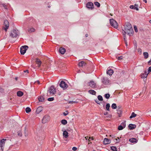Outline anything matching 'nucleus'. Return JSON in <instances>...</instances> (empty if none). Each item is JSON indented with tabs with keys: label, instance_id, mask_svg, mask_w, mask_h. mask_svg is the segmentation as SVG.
Instances as JSON below:
<instances>
[{
	"label": "nucleus",
	"instance_id": "50",
	"mask_svg": "<svg viewBox=\"0 0 151 151\" xmlns=\"http://www.w3.org/2000/svg\"><path fill=\"white\" fill-rule=\"evenodd\" d=\"M72 150L74 151H76L77 150V148L76 147H73L72 149Z\"/></svg>",
	"mask_w": 151,
	"mask_h": 151
},
{
	"label": "nucleus",
	"instance_id": "4",
	"mask_svg": "<svg viewBox=\"0 0 151 151\" xmlns=\"http://www.w3.org/2000/svg\"><path fill=\"white\" fill-rule=\"evenodd\" d=\"M28 48L27 45H24L22 46L20 48V52L21 55H23L26 52V50Z\"/></svg>",
	"mask_w": 151,
	"mask_h": 151
},
{
	"label": "nucleus",
	"instance_id": "3",
	"mask_svg": "<svg viewBox=\"0 0 151 151\" xmlns=\"http://www.w3.org/2000/svg\"><path fill=\"white\" fill-rule=\"evenodd\" d=\"M56 89L54 86H52L50 87L47 91V94L49 93L52 95L55 94L56 93Z\"/></svg>",
	"mask_w": 151,
	"mask_h": 151
},
{
	"label": "nucleus",
	"instance_id": "34",
	"mask_svg": "<svg viewBox=\"0 0 151 151\" xmlns=\"http://www.w3.org/2000/svg\"><path fill=\"white\" fill-rule=\"evenodd\" d=\"M117 107L116 105V104L113 103L111 105V108L114 109H115Z\"/></svg>",
	"mask_w": 151,
	"mask_h": 151
},
{
	"label": "nucleus",
	"instance_id": "30",
	"mask_svg": "<svg viewBox=\"0 0 151 151\" xmlns=\"http://www.w3.org/2000/svg\"><path fill=\"white\" fill-rule=\"evenodd\" d=\"M143 54L145 58H147L148 57V53L147 52H144Z\"/></svg>",
	"mask_w": 151,
	"mask_h": 151
},
{
	"label": "nucleus",
	"instance_id": "60",
	"mask_svg": "<svg viewBox=\"0 0 151 151\" xmlns=\"http://www.w3.org/2000/svg\"><path fill=\"white\" fill-rule=\"evenodd\" d=\"M88 36V35L87 34H86L85 35V36L86 37H87Z\"/></svg>",
	"mask_w": 151,
	"mask_h": 151
},
{
	"label": "nucleus",
	"instance_id": "26",
	"mask_svg": "<svg viewBox=\"0 0 151 151\" xmlns=\"http://www.w3.org/2000/svg\"><path fill=\"white\" fill-rule=\"evenodd\" d=\"M44 98L43 96H40L38 97V100L40 102H43L44 101Z\"/></svg>",
	"mask_w": 151,
	"mask_h": 151
},
{
	"label": "nucleus",
	"instance_id": "49",
	"mask_svg": "<svg viewBox=\"0 0 151 151\" xmlns=\"http://www.w3.org/2000/svg\"><path fill=\"white\" fill-rule=\"evenodd\" d=\"M95 102L98 104H100V103L97 99L95 100Z\"/></svg>",
	"mask_w": 151,
	"mask_h": 151
},
{
	"label": "nucleus",
	"instance_id": "21",
	"mask_svg": "<svg viewBox=\"0 0 151 151\" xmlns=\"http://www.w3.org/2000/svg\"><path fill=\"white\" fill-rule=\"evenodd\" d=\"M35 62L38 65V66L40 67L41 63V62L40 60L38 58H36Z\"/></svg>",
	"mask_w": 151,
	"mask_h": 151
},
{
	"label": "nucleus",
	"instance_id": "15",
	"mask_svg": "<svg viewBox=\"0 0 151 151\" xmlns=\"http://www.w3.org/2000/svg\"><path fill=\"white\" fill-rule=\"evenodd\" d=\"M104 144L105 145H107L111 143V140L108 138H105L103 141Z\"/></svg>",
	"mask_w": 151,
	"mask_h": 151
},
{
	"label": "nucleus",
	"instance_id": "29",
	"mask_svg": "<svg viewBox=\"0 0 151 151\" xmlns=\"http://www.w3.org/2000/svg\"><path fill=\"white\" fill-rule=\"evenodd\" d=\"M61 123L65 125L67 123V122L66 120L63 119L61 120Z\"/></svg>",
	"mask_w": 151,
	"mask_h": 151
},
{
	"label": "nucleus",
	"instance_id": "48",
	"mask_svg": "<svg viewBox=\"0 0 151 151\" xmlns=\"http://www.w3.org/2000/svg\"><path fill=\"white\" fill-rule=\"evenodd\" d=\"M118 139L116 138L115 139L116 140V143H118L120 142V139L118 137H117Z\"/></svg>",
	"mask_w": 151,
	"mask_h": 151
},
{
	"label": "nucleus",
	"instance_id": "28",
	"mask_svg": "<svg viewBox=\"0 0 151 151\" xmlns=\"http://www.w3.org/2000/svg\"><path fill=\"white\" fill-rule=\"evenodd\" d=\"M137 116V114H136L134 112H133L132 113L131 115L129 117L130 119H132L133 118Z\"/></svg>",
	"mask_w": 151,
	"mask_h": 151
},
{
	"label": "nucleus",
	"instance_id": "22",
	"mask_svg": "<svg viewBox=\"0 0 151 151\" xmlns=\"http://www.w3.org/2000/svg\"><path fill=\"white\" fill-rule=\"evenodd\" d=\"M132 143H136L137 142V140L136 138H132L129 139V140Z\"/></svg>",
	"mask_w": 151,
	"mask_h": 151
},
{
	"label": "nucleus",
	"instance_id": "36",
	"mask_svg": "<svg viewBox=\"0 0 151 151\" xmlns=\"http://www.w3.org/2000/svg\"><path fill=\"white\" fill-rule=\"evenodd\" d=\"M126 121H124V122H122L121 124V125L122 126V127H123L124 128H125L126 126Z\"/></svg>",
	"mask_w": 151,
	"mask_h": 151
},
{
	"label": "nucleus",
	"instance_id": "54",
	"mask_svg": "<svg viewBox=\"0 0 151 151\" xmlns=\"http://www.w3.org/2000/svg\"><path fill=\"white\" fill-rule=\"evenodd\" d=\"M75 101H69V104H73V103H75Z\"/></svg>",
	"mask_w": 151,
	"mask_h": 151
},
{
	"label": "nucleus",
	"instance_id": "56",
	"mask_svg": "<svg viewBox=\"0 0 151 151\" xmlns=\"http://www.w3.org/2000/svg\"><path fill=\"white\" fill-rule=\"evenodd\" d=\"M24 73H29V70H24Z\"/></svg>",
	"mask_w": 151,
	"mask_h": 151
},
{
	"label": "nucleus",
	"instance_id": "44",
	"mask_svg": "<svg viewBox=\"0 0 151 151\" xmlns=\"http://www.w3.org/2000/svg\"><path fill=\"white\" fill-rule=\"evenodd\" d=\"M66 112H63V114L64 116H66L68 114V111L67 110L65 111Z\"/></svg>",
	"mask_w": 151,
	"mask_h": 151
},
{
	"label": "nucleus",
	"instance_id": "2",
	"mask_svg": "<svg viewBox=\"0 0 151 151\" xmlns=\"http://www.w3.org/2000/svg\"><path fill=\"white\" fill-rule=\"evenodd\" d=\"M110 23L111 25L115 28H117L118 26V24L117 22L113 19H110Z\"/></svg>",
	"mask_w": 151,
	"mask_h": 151
},
{
	"label": "nucleus",
	"instance_id": "13",
	"mask_svg": "<svg viewBox=\"0 0 151 151\" xmlns=\"http://www.w3.org/2000/svg\"><path fill=\"white\" fill-rule=\"evenodd\" d=\"M149 73L146 71H145L144 73H142L141 74V78H147Z\"/></svg>",
	"mask_w": 151,
	"mask_h": 151
},
{
	"label": "nucleus",
	"instance_id": "61",
	"mask_svg": "<svg viewBox=\"0 0 151 151\" xmlns=\"http://www.w3.org/2000/svg\"><path fill=\"white\" fill-rule=\"evenodd\" d=\"M41 53H39V52L37 54L38 55H42V54H41Z\"/></svg>",
	"mask_w": 151,
	"mask_h": 151
},
{
	"label": "nucleus",
	"instance_id": "17",
	"mask_svg": "<svg viewBox=\"0 0 151 151\" xmlns=\"http://www.w3.org/2000/svg\"><path fill=\"white\" fill-rule=\"evenodd\" d=\"M114 71L113 70L110 69L106 71V73L108 74L109 76H111L114 73Z\"/></svg>",
	"mask_w": 151,
	"mask_h": 151
},
{
	"label": "nucleus",
	"instance_id": "14",
	"mask_svg": "<svg viewBox=\"0 0 151 151\" xmlns=\"http://www.w3.org/2000/svg\"><path fill=\"white\" fill-rule=\"evenodd\" d=\"M138 5L137 4H135L134 5H130L129 6V8L132 9H135L136 10H138L139 9L138 8Z\"/></svg>",
	"mask_w": 151,
	"mask_h": 151
},
{
	"label": "nucleus",
	"instance_id": "63",
	"mask_svg": "<svg viewBox=\"0 0 151 151\" xmlns=\"http://www.w3.org/2000/svg\"><path fill=\"white\" fill-rule=\"evenodd\" d=\"M0 90H1V91H3V89H1Z\"/></svg>",
	"mask_w": 151,
	"mask_h": 151
},
{
	"label": "nucleus",
	"instance_id": "39",
	"mask_svg": "<svg viewBox=\"0 0 151 151\" xmlns=\"http://www.w3.org/2000/svg\"><path fill=\"white\" fill-rule=\"evenodd\" d=\"M104 96L106 99H108L110 97V95L109 93H106L104 95Z\"/></svg>",
	"mask_w": 151,
	"mask_h": 151
},
{
	"label": "nucleus",
	"instance_id": "7",
	"mask_svg": "<svg viewBox=\"0 0 151 151\" xmlns=\"http://www.w3.org/2000/svg\"><path fill=\"white\" fill-rule=\"evenodd\" d=\"M59 85L63 90L66 89L68 87V85L63 81H61Z\"/></svg>",
	"mask_w": 151,
	"mask_h": 151
},
{
	"label": "nucleus",
	"instance_id": "27",
	"mask_svg": "<svg viewBox=\"0 0 151 151\" xmlns=\"http://www.w3.org/2000/svg\"><path fill=\"white\" fill-rule=\"evenodd\" d=\"M35 139L37 141H41L42 139V138L40 137L39 136L37 135L35 137Z\"/></svg>",
	"mask_w": 151,
	"mask_h": 151
},
{
	"label": "nucleus",
	"instance_id": "57",
	"mask_svg": "<svg viewBox=\"0 0 151 151\" xmlns=\"http://www.w3.org/2000/svg\"><path fill=\"white\" fill-rule=\"evenodd\" d=\"M108 114V113L107 112H106L104 113V114L105 115H106Z\"/></svg>",
	"mask_w": 151,
	"mask_h": 151
},
{
	"label": "nucleus",
	"instance_id": "12",
	"mask_svg": "<svg viewBox=\"0 0 151 151\" xmlns=\"http://www.w3.org/2000/svg\"><path fill=\"white\" fill-rule=\"evenodd\" d=\"M86 6L87 8L92 9L93 8L94 5L91 2H88L86 4Z\"/></svg>",
	"mask_w": 151,
	"mask_h": 151
},
{
	"label": "nucleus",
	"instance_id": "8",
	"mask_svg": "<svg viewBox=\"0 0 151 151\" xmlns=\"http://www.w3.org/2000/svg\"><path fill=\"white\" fill-rule=\"evenodd\" d=\"M88 86L92 88H95L96 87V83L93 81H91L88 82Z\"/></svg>",
	"mask_w": 151,
	"mask_h": 151
},
{
	"label": "nucleus",
	"instance_id": "58",
	"mask_svg": "<svg viewBox=\"0 0 151 151\" xmlns=\"http://www.w3.org/2000/svg\"><path fill=\"white\" fill-rule=\"evenodd\" d=\"M125 44H126V46H127L128 45H127V41H125Z\"/></svg>",
	"mask_w": 151,
	"mask_h": 151
},
{
	"label": "nucleus",
	"instance_id": "6",
	"mask_svg": "<svg viewBox=\"0 0 151 151\" xmlns=\"http://www.w3.org/2000/svg\"><path fill=\"white\" fill-rule=\"evenodd\" d=\"M5 140L6 139H3L0 141V151H3Z\"/></svg>",
	"mask_w": 151,
	"mask_h": 151
},
{
	"label": "nucleus",
	"instance_id": "62",
	"mask_svg": "<svg viewBox=\"0 0 151 151\" xmlns=\"http://www.w3.org/2000/svg\"><path fill=\"white\" fill-rule=\"evenodd\" d=\"M88 137H85V138L86 139V140H87L88 139Z\"/></svg>",
	"mask_w": 151,
	"mask_h": 151
},
{
	"label": "nucleus",
	"instance_id": "35",
	"mask_svg": "<svg viewBox=\"0 0 151 151\" xmlns=\"http://www.w3.org/2000/svg\"><path fill=\"white\" fill-rule=\"evenodd\" d=\"M117 114H118L119 115V117H120V115L121 114H122V111H121L119 109H117Z\"/></svg>",
	"mask_w": 151,
	"mask_h": 151
},
{
	"label": "nucleus",
	"instance_id": "33",
	"mask_svg": "<svg viewBox=\"0 0 151 151\" xmlns=\"http://www.w3.org/2000/svg\"><path fill=\"white\" fill-rule=\"evenodd\" d=\"M35 29L33 28H32L29 29L28 30V32H30L31 33L33 32H34L35 31Z\"/></svg>",
	"mask_w": 151,
	"mask_h": 151
},
{
	"label": "nucleus",
	"instance_id": "41",
	"mask_svg": "<svg viewBox=\"0 0 151 151\" xmlns=\"http://www.w3.org/2000/svg\"><path fill=\"white\" fill-rule=\"evenodd\" d=\"M124 128L121 125L119 126L118 128V129L119 130H122Z\"/></svg>",
	"mask_w": 151,
	"mask_h": 151
},
{
	"label": "nucleus",
	"instance_id": "38",
	"mask_svg": "<svg viewBox=\"0 0 151 151\" xmlns=\"http://www.w3.org/2000/svg\"><path fill=\"white\" fill-rule=\"evenodd\" d=\"M97 98L98 100L100 101H102L103 100V98L101 95L98 96Z\"/></svg>",
	"mask_w": 151,
	"mask_h": 151
},
{
	"label": "nucleus",
	"instance_id": "45",
	"mask_svg": "<svg viewBox=\"0 0 151 151\" xmlns=\"http://www.w3.org/2000/svg\"><path fill=\"white\" fill-rule=\"evenodd\" d=\"M123 56H121L119 57H118V58H117V59L119 60H121L123 59Z\"/></svg>",
	"mask_w": 151,
	"mask_h": 151
},
{
	"label": "nucleus",
	"instance_id": "20",
	"mask_svg": "<svg viewBox=\"0 0 151 151\" xmlns=\"http://www.w3.org/2000/svg\"><path fill=\"white\" fill-rule=\"evenodd\" d=\"M68 132L66 131L65 130L63 131V136L65 138H67L68 136Z\"/></svg>",
	"mask_w": 151,
	"mask_h": 151
},
{
	"label": "nucleus",
	"instance_id": "53",
	"mask_svg": "<svg viewBox=\"0 0 151 151\" xmlns=\"http://www.w3.org/2000/svg\"><path fill=\"white\" fill-rule=\"evenodd\" d=\"M138 51L139 52H142V50L140 48H138Z\"/></svg>",
	"mask_w": 151,
	"mask_h": 151
},
{
	"label": "nucleus",
	"instance_id": "25",
	"mask_svg": "<svg viewBox=\"0 0 151 151\" xmlns=\"http://www.w3.org/2000/svg\"><path fill=\"white\" fill-rule=\"evenodd\" d=\"M23 95V93L22 91H19L17 93V95L18 96H22Z\"/></svg>",
	"mask_w": 151,
	"mask_h": 151
},
{
	"label": "nucleus",
	"instance_id": "32",
	"mask_svg": "<svg viewBox=\"0 0 151 151\" xmlns=\"http://www.w3.org/2000/svg\"><path fill=\"white\" fill-rule=\"evenodd\" d=\"M110 107V105L109 104L107 103L106 105V109L107 111H109V108Z\"/></svg>",
	"mask_w": 151,
	"mask_h": 151
},
{
	"label": "nucleus",
	"instance_id": "46",
	"mask_svg": "<svg viewBox=\"0 0 151 151\" xmlns=\"http://www.w3.org/2000/svg\"><path fill=\"white\" fill-rule=\"evenodd\" d=\"M1 6H2L3 7H4L5 9H7V7H6V5L5 4H2L1 5Z\"/></svg>",
	"mask_w": 151,
	"mask_h": 151
},
{
	"label": "nucleus",
	"instance_id": "64",
	"mask_svg": "<svg viewBox=\"0 0 151 151\" xmlns=\"http://www.w3.org/2000/svg\"><path fill=\"white\" fill-rule=\"evenodd\" d=\"M149 22L151 24V20Z\"/></svg>",
	"mask_w": 151,
	"mask_h": 151
},
{
	"label": "nucleus",
	"instance_id": "10",
	"mask_svg": "<svg viewBox=\"0 0 151 151\" xmlns=\"http://www.w3.org/2000/svg\"><path fill=\"white\" fill-rule=\"evenodd\" d=\"M4 24L5 27L4 29L6 31L7 29H8L9 26V23L8 21L6 20H4Z\"/></svg>",
	"mask_w": 151,
	"mask_h": 151
},
{
	"label": "nucleus",
	"instance_id": "16",
	"mask_svg": "<svg viewBox=\"0 0 151 151\" xmlns=\"http://www.w3.org/2000/svg\"><path fill=\"white\" fill-rule=\"evenodd\" d=\"M59 52L62 54H64L66 52L65 49L63 47H60L59 49Z\"/></svg>",
	"mask_w": 151,
	"mask_h": 151
},
{
	"label": "nucleus",
	"instance_id": "5",
	"mask_svg": "<svg viewBox=\"0 0 151 151\" xmlns=\"http://www.w3.org/2000/svg\"><path fill=\"white\" fill-rule=\"evenodd\" d=\"M18 32L17 30L14 29L11 32L10 36L12 37H16L18 35Z\"/></svg>",
	"mask_w": 151,
	"mask_h": 151
},
{
	"label": "nucleus",
	"instance_id": "37",
	"mask_svg": "<svg viewBox=\"0 0 151 151\" xmlns=\"http://www.w3.org/2000/svg\"><path fill=\"white\" fill-rule=\"evenodd\" d=\"M111 149L113 151H117L116 148L115 147H111Z\"/></svg>",
	"mask_w": 151,
	"mask_h": 151
},
{
	"label": "nucleus",
	"instance_id": "51",
	"mask_svg": "<svg viewBox=\"0 0 151 151\" xmlns=\"http://www.w3.org/2000/svg\"><path fill=\"white\" fill-rule=\"evenodd\" d=\"M148 73H149V72H151V66L148 69Z\"/></svg>",
	"mask_w": 151,
	"mask_h": 151
},
{
	"label": "nucleus",
	"instance_id": "42",
	"mask_svg": "<svg viewBox=\"0 0 151 151\" xmlns=\"http://www.w3.org/2000/svg\"><path fill=\"white\" fill-rule=\"evenodd\" d=\"M122 33H123V35H124V42L126 41H127V40H126V36L125 35V34H125V33H124L123 32H122Z\"/></svg>",
	"mask_w": 151,
	"mask_h": 151
},
{
	"label": "nucleus",
	"instance_id": "31",
	"mask_svg": "<svg viewBox=\"0 0 151 151\" xmlns=\"http://www.w3.org/2000/svg\"><path fill=\"white\" fill-rule=\"evenodd\" d=\"M25 111L27 113H28L31 111V109L29 107H27Z\"/></svg>",
	"mask_w": 151,
	"mask_h": 151
},
{
	"label": "nucleus",
	"instance_id": "1",
	"mask_svg": "<svg viewBox=\"0 0 151 151\" xmlns=\"http://www.w3.org/2000/svg\"><path fill=\"white\" fill-rule=\"evenodd\" d=\"M122 30L125 34L127 33L129 35H133L134 33L132 27L130 23L128 22L126 23L124 26V30L122 29Z\"/></svg>",
	"mask_w": 151,
	"mask_h": 151
},
{
	"label": "nucleus",
	"instance_id": "47",
	"mask_svg": "<svg viewBox=\"0 0 151 151\" xmlns=\"http://www.w3.org/2000/svg\"><path fill=\"white\" fill-rule=\"evenodd\" d=\"M134 30L136 32H137L138 31L137 29V27L136 26H135L134 27Z\"/></svg>",
	"mask_w": 151,
	"mask_h": 151
},
{
	"label": "nucleus",
	"instance_id": "59",
	"mask_svg": "<svg viewBox=\"0 0 151 151\" xmlns=\"http://www.w3.org/2000/svg\"><path fill=\"white\" fill-rule=\"evenodd\" d=\"M143 1L145 3H147V0H143Z\"/></svg>",
	"mask_w": 151,
	"mask_h": 151
},
{
	"label": "nucleus",
	"instance_id": "9",
	"mask_svg": "<svg viewBox=\"0 0 151 151\" xmlns=\"http://www.w3.org/2000/svg\"><path fill=\"white\" fill-rule=\"evenodd\" d=\"M50 119V116L47 115H45L43 117L42 120V122L43 123L45 124L48 122Z\"/></svg>",
	"mask_w": 151,
	"mask_h": 151
},
{
	"label": "nucleus",
	"instance_id": "11",
	"mask_svg": "<svg viewBox=\"0 0 151 151\" xmlns=\"http://www.w3.org/2000/svg\"><path fill=\"white\" fill-rule=\"evenodd\" d=\"M102 82L105 85H108L109 83V80L107 78L104 77L102 79Z\"/></svg>",
	"mask_w": 151,
	"mask_h": 151
},
{
	"label": "nucleus",
	"instance_id": "23",
	"mask_svg": "<svg viewBox=\"0 0 151 151\" xmlns=\"http://www.w3.org/2000/svg\"><path fill=\"white\" fill-rule=\"evenodd\" d=\"M42 110V107L41 106H39L37 109L36 111L37 113L38 114L41 112Z\"/></svg>",
	"mask_w": 151,
	"mask_h": 151
},
{
	"label": "nucleus",
	"instance_id": "55",
	"mask_svg": "<svg viewBox=\"0 0 151 151\" xmlns=\"http://www.w3.org/2000/svg\"><path fill=\"white\" fill-rule=\"evenodd\" d=\"M111 116L112 115H111L109 114L108 116H106V117L111 118Z\"/></svg>",
	"mask_w": 151,
	"mask_h": 151
},
{
	"label": "nucleus",
	"instance_id": "40",
	"mask_svg": "<svg viewBox=\"0 0 151 151\" xmlns=\"http://www.w3.org/2000/svg\"><path fill=\"white\" fill-rule=\"evenodd\" d=\"M94 4L95 6H96L98 7H99L100 6V3L96 1L94 2Z\"/></svg>",
	"mask_w": 151,
	"mask_h": 151
},
{
	"label": "nucleus",
	"instance_id": "18",
	"mask_svg": "<svg viewBox=\"0 0 151 151\" xmlns=\"http://www.w3.org/2000/svg\"><path fill=\"white\" fill-rule=\"evenodd\" d=\"M128 127L130 129H133L136 128V125L135 124H129Z\"/></svg>",
	"mask_w": 151,
	"mask_h": 151
},
{
	"label": "nucleus",
	"instance_id": "52",
	"mask_svg": "<svg viewBox=\"0 0 151 151\" xmlns=\"http://www.w3.org/2000/svg\"><path fill=\"white\" fill-rule=\"evenodd\" d=\"M18 135L19 136H22V133L20 132H18Z\"/></svg>",
	"mask_w": 151,
	"mask_h": 151
},
{
	"label": "nucleus",
	"instance_id": "19",
	"mask_svg": "<svg viewBox=\"0 0 151 151\" xmlns=\"http://www.w3.org/2000/svg\"><path fill=\"white\" fill-rule=\"evenodd\" d=\"M86 63L83 61H81L78 63V66L79 67H82L83 66H85Z\"/></svg>",
	"mask_w": 151,
	"mask_h": 151
},
{
	"label": "nucleus",
	"instance_id": "24",
	"mask_svg": "<svg viewBox=\"0 0 151 151\" xmlns=\"http://www.w3.org/2000/svg\"><path fill=\"white\" fill-rule=\"evenodd\" d=\"M88 93L92 95H95L96 94V92L93 90H90L88 91Z\"/></svg>",
	"mask_w": 151,
	"mask_h": 151
},
{
	"label": "nucleus",
	"instance_id": "43",
	"mask_svg": "<svg viewBox=\"0 0 151 151\" xmlns=\"http://www.w3.org/2000/svg\"><path fill=\"white\" fill-rule=\"evenodd\" d=\"M54 100L53 97H51L48 98L47 99V100L49 101H52Z\"/></svg>",
	"mask_w": 151,
	"mask_h": 151
}]
</instances>
